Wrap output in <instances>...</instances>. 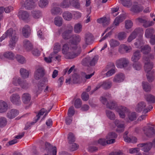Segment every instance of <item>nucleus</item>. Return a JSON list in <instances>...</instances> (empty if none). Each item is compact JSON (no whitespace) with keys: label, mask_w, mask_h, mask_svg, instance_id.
Wrapping results in <instances>:
<instances>
[{"label":"nucleus","mask_w":155,"mask_h":155,"mask_svg":"<svg viewBox=\"0 0 155 155\" xmlns=\"http://www.w3.org/2000/svg\"><path fill=\"white\" fill-rule=\"evenodd\" d=\"M81 41V37L78 35H74L72 36V38L70 41L69 45L70 50L71 51H76L77 52L73 54H70L68 58L70 59L74 58L80 54L81 50L80 47L78 46L77 44Z\"/></svg>","instance_id":"obj_1"},{"label":"nucleus","mask_w":155,"mask_h":155,"mask_svg":"<svg viewBox=\"0 0 155 155\" xmlns=\"http://www.w3.org/2000/svg\"><path fill=\"white\" fill-rule=\"evenodd\" d=\"M153 56L151 54L148 55H144L143 57V61L145 64L144 69L147 72V78L149 82H152L154 79L152 74L150 72L153 67V64L152 62H150V59H153Z\"/></svg>","instance_id":"obj_2"},{"label":"nucleus","mask_w":155,"mask_h":155,"mask_svg":"<svg viewBox=\"0 0 155 155\" xmlns=\"http://www.w3.org/2000/svg\"><path fill=\"white\" fill-rule=\"evenodd\" d=\"M45 70L44 67L41 65L37 66L34 74V79L37 81L43 78L45 74Z\"/></svg>","instance_id":"obj_3"},{"label":"nucleus","mask_w":155,"mask_h":155,"mask_svg":"<svg viewBox=\"0 0 155 155\" xmlns=\"http://www.w3.org/2000/svg\"><path fill=\"white\" fill-rule=\"evenodd\" d=\"M112 85V83L110 81H107L99 83L96 87L91 92V94H92L95 91H96L101 87L105 90L109 89Z\"/></svg>","instance_id":"obj_4"},{"label":"nucleus","mask_w":155,"mask_h":155,"mask_svg":"<svg viewBox=\"0 0 155 155\" xmlns=\"http://www.w3.org/2000/svg\"><path fill=\"white\" fill-rule=\"evenodd\" d=\"M142 130L144 134L147 137H151L155 134V128L148 125L144 127Z\"/></svg>","instance_id":"obj_5"},{"label":"nucleus","mask_w":155,"mask_h":155,"mask_svg":"<svg viewBox=\"0 0 155 155\" xmlns=\"http://www.w3.org/2000/svg\"><path fill=\"white\" fill-rule=\"evenodd\" d=\"M129 64V60L126 58H122L117 60L115 64L118 68H123L127 67Z\"/></svg>","instance_id":"obj_6"},{"label":"nucleus","mask_w":155,"mask_h":155,"mask_svg":"<svg viewBox=\"0 0 155 155\" xmlns=\"http://www.w3.org/2000/svg\"><path fill=\"white\" fill-rule=\"evenodd\" d=\"M10 100L13 104L19 105L21 104L20 97L19 95L17 93L12 94L10 97Z\"/></svg>","instance_id":"obj_7"},{"label":"nucleus","mask_w":155,"mask_h":155,"mask_svg":"<svg viewBox=\"0 0 155 155\" xmlns=\"http://www.w3.org/2000/svg\"><path fill=\"white\" fill-rule=\"evenodd\" d=\"M115 142V139L106 140L104 138H100L97 141H94L93 144H100L101 145H105L107 144H112Z\"/></svg>","instance_id":"obj_8"},{"label":"nucleus","mask_w":155,"mask_h":155,"mask_svg":"<svg viewBox=\"0 0 155 155\" xmlns=\"http://www.w3.org/2000/svg\"><path fill=\"white\" fill-rule=\"evenodd\" d=\"M125 79L124 74L122 73H119L115 75L113 81L114 83H119L123 81Z\"/></svg>","instance_id":"obj_9"},{"label":"nucleus","mask_w":155,"mask_h":155,"mask_svg":"<svg viewBox=\"0 0 155 155\" xmlns=\"http://www.w3.org/2000/svg\"><path fill=\"white\" fill-rule=\"evenodd\" d=\"M23 47L26 51H30L33 48V45L31 42L27 39H24L23 41Z\"/></svg>","instance_id":"obj_10"},{"label":"nucleus","mask_w":155,"mask_h":155,"mask_svg":"<svg viewBox=\"0 0 155 155\" xmlns=\"http://www.w3.org/2000/svg\"><path fill=\"white\" fill-rule=\"evenodd\" d=\"M70 42L68 43H66L63 45L62 50V52L63 54H67V58L69 59L68 58L69 55L70 54L71 55H73L77 52V51H75L73 53H71V52L68 53L69 50H70V45H69ZM69 59H70L69 58Z\"/></svg>","instance_id":"obj_11"},{"label":"nucleus","mask_w":155,"mask_h":155,"mask_svg":"<svg viewBox=\"0 0 155 155\" xmlns=\"http://www.w3.org/2000/svg\"><path fill=\"white\" fill-rule=\"evenodd\" d=\"M37 0H26L24 2V6L28 9L34 8L36 5L35 3Z\"/></svg>","instance_id":"obj_12"},{"label":"nucleus","mask_w":155,"mask_h":155,"mask_svg":"<svg viewBox=\"0 0 155 155\" xmlns=\"http://www.w3.org/2000/svg\"><path fill=\"white\" fill-rule=\"evenodd\" d=\"M117 110L120 117L122 118H124L125 117V113L128 112L129 111V109L127 107L122 106H119Z\"/></svg>","instance_id":"obj_13"},{"label":"nucleus","mask_w":155,"mask_h":155,"mask_svg":"<svg viewBox=\"0 0 155 155\" xmlns=\"http://www.w3.org/2000/svg\"><path fill=\"white\" fill-rule=\"evenodd\" d=\"M143 8L137 2H135L133 4L131 9V11L133 12L137 13L142 11Z\"/></svg>","instance_id":"obj_14"},{"label":"nucleus","mask_w":155,"mask_h":155,"mask_svg":"<svg viewBox=\"0 0 155 155\" xmlns=\"http://www.w3.org/2000/svg\"><path fill=\"white\" fill-rule=\"evenodd\" d=\"M115 125L117 127L116 131L118 133L123 132L124 130L125 127L124 124L121 123L120 121L117 120H116L114 121Z\"/></svg>","instance_id":"obj_15"},{"label":"nucleus","mask_w":155,"mask_h":155,"mask_svg":"<svg viewBox=\"0 0 155 155\" xmlns=\"http://www.w3.org/2000/svg\"><path fill=\"white\" fill-rule=\"evenodd\" d=\"M73 30V27L71 26L69 29H66L62 34V38L64 39H68L70 37V34Z\"/></svg>","instance_id":"obj_16"},{"label":"nucleus","mask_w":155,"mask_h":155,"mask_svg":"<svg viewBox=\"0 0 155 155\" xmlns=\"http://www.w3.org/2000/svg\"><path fill=\"white\" fill-rule=\"evenodd\" d=\"M19 113V111L16 109H11L8 112L7 116L9 119H13L17 116L18 114Z\"/></svg>","instance_id":"obj_17"},{"label":"nucleus","mask_w":155,"mask_h":155,"mask_svg":"<svg viewBox=\"0 0 155 155\" xmlns=\"http://www.w3.org/2000/svg\"><path fill=\"white\" fill-rule=\"evenodd\" d=\"M141 57L140 51L138 50H137L133 53L131 58V60L134 62H137Z\"/></svg>","instance_id":"obj_18"},{"label":"nucleus","mask_w":155,"mask_h":155,"mask_svg":"<svg viewBox=\"0 0 155 155\" xmlns=\"http://www.w3.org/2000/svg\"><path fill=\"white\" fill-rule=\"evenodd\" d=\"M146 106V103L143 101H141L138 103L135 107L136 111L138 112H140L142 111H143L144 110Z\"/></svg>","instance_id":"obj_19"},{"label":"nucleus","mask_w":155,"mask_h":155,"mask_svg":"<svg viewBox=\"0 0 155 155\" xmlns=\"http://www.w3.org/2000/svg\"><path fill=\"white\" fill-rule=\"evenodd\" d=\"M18 37L16 35H14L10 38L9 42V46L11 49H13L15 46L16 42L18 41Z\"/></svg>","instance_id":"obj_20"},{"label":"nucleus","mask_w":155,"mask_h":155,"mask_svg":"<svg viewBox=\"0 0 155 155\" xmlns=\"http://www.w3.org/2000/svg\"><path fill=\"white\" fill-rule=\"evenodd\" d=\"M84 40L87 44H91L93 42V38L91 34L90 33H86L85 35Z\"/></svg>","instance_id":"obj_21"},{"label":"nucleus","mask_w":155,"mask_h":155,"mask_svg":"<svg viewBox=\"0 0 155 155\" xmlns=\"http://www.w3.org/2000/svg\"><path fill=\"white\" fill-rule=\"evenodd\" d=\"M18 16L19 18L23 20H26L28 18L29 15L26 11L21 10L18 12Z\"/></svg>","instance_id":"obj_22"},{"label":"nucleus","mask_w":155,"mask_h":155,"mask_svg":"<svg viewBox=\"0 0 155 155\" xmlns=\"http://www.w3.org/2000/svg\"><path fill=\"white\" fill-rule=\"evenodd\" d=\"M8 108V105L5 101L0 100V113H3L5 112Z\"/></svg>","instance_id":"obj_23"},{"label":"nucleus","mask_w":155,"mask_h":155,"mask_svg":"<svg viewBox=\"0 0 155 155\" xmlns=\"http://www.w3.org/2000/svg\"><path fill=\"white\" fill-rule=\"evenodd\" d=\"M45 149L48 153L50 154L52 153L53 155H56L57 148L55 146H47Z\"/></svg>","instance_id":"obj_24"},{"label":"nucleus","mask_w":155,"mask_h":155,"mask_svg":"<svg viewBox=\"0 0 155 155\" xmlns=\"http://www.w3.org/2000/svg\"><path fill=\"white\" fill-rule=\"evenodd\" d=\"M23 102L25 104L29 103L31 99V96L28 93H25L23 94L22 96Z\"/></svg>","instance_id":"obj_25"},{"label":"nucleus","mask_w":155,"mask_h":155,"mask_svg":"<svg viewBox=\"0 0 155 155\" xmlns=\"http://www.w3.org/2000/svg\"><path fill=\"white\" fill-rule=\"evenodd\" d=\"M30 31V28L29 26L28 25H25L22 29L23 35L25 38H28L29 35Z\"/></svg>","instance_id":"obj_26"},{"label":"nucleus","mask_w":155,"mask_h":155,"mask_svg":"<svg viewBox=\"0 0 155 155\" xmlns=\"http://www.w3.org/2000/svg\"><path fill=\"white\" fill-rule=\"evenodd\" d=\"M5 58L9 60H13L15 59V55L11 51H8L4 53L3 54Z\"/></svg>","instance_id":"obj_27"},{"label":"nucleus","mask_w":155,"mask_h":155,"mask_svg":"<svg viewBox=\"0 0 155 155\" xmlns=\"http://www.w3.org/2000/svg\"><path fill=\"white\" fill-rule=\"evenodd\" d=\"M137 118V115L135 112H129L127 115V118L126 120L127 122L129 120L132 121L135 120Z\"/></svg>","instance_id":"obj_28"},{"label":"nucleus","mask_w":155,"mask_h":155,"mask_svg":"<svg viewBox=\"0 0 155 155\" xmlns=\"http://www.w3.org/2000/svg\"><path fill=\"white\" fill-rule=\"evenodd\" d=\"M31 13L32 16L35 19L39 18L42 16L41 12L39 10H33Z\"/></svg>","instance_id":"obj_29"},{"label":"nucleus","mask_w":155,"mask_h":155,"mask_svg":"<svg viewBox=\"0 0 155 155\" xmlns=\"http://www.w3.org/2000/svg\"><path fill=\"white\" fill-rule=\"evenodd\" d=\"M21 76L23 78H26L28 77L29 72L28 71L24 68H21L20 70Z\"/></svg>","instance_id":"obj_30"},{"label":"nucleus","mask_w":155,"mask_h":155,"mask_svg":"<svg viewBox=\"0 0 155 155\" xmlns=\"http://www.w3.org/2000/svg\"><path fill=\"white\" fill-rule=\"evenodd\" d=\"M131 49V48L130 46H128L125 45L123 44L120 45L119 49V51L120 53H122V50H124L126 52H129Z\"/></svg>","instance_id":"obj_31"},{"label":"nucleus","mask_w":155,"mask_h":155,"mask_svg":"<svg viewBox=\"0 0 155 155\" xmlns=\"http://www.w3.org/2000/svg\"><path fill=\"white\" fill-rule=\"evenodd\" d=\"M125 17L124 15H120V16L117 17L114 22V23L115 25L117 26L121 22L125 19Z\"/></svg>","instance_id":"obj_32"},{"label":"nucleus","mask_w":155,"mask_h":155,"mask_svg":"<svg viewBox=\"0 0 155 155\" xmlns=\"http://www.w3.org/2000/svg\"><path fill=\"white\" fill-rule=\"evenodd\" d=\"M154 30L153 29L150 28L147 29L145 31V36L147 38H150L152 37L154 33Z\"/></svg>","instance_id":"obj_33"},{"label":"nucleus","mask_w":155,"mask_h":155,"mask_svg":"<svg viewBox=\"0 0 155 155\" xmlns=\"http://www.w3.org/2000/svg\"><path fill=\"white\" fill-rule=\"evenodd\" d=\"M62 15L64 18L67 21L71 20L73 17L72 14L68 11H66L64 12Z\"/></svg>","instance_id":"obj_34"},{"label":"nucleus","mask_w":155,"mask_h":155,"mask_svg":"<svg viewBox=\"0 0 155 155\" xmlns=\"http://www.w3.org/2000/svg\"><path fill=\"white\" fill-rule=\"evenodd\" d=\"M151 50L150 46L148 45H145L141 48V51L143 54H147L149 53Z\"/></svg>","instance_id":"obj_35"},{"label":"nucleus","mask_w":155,"mask_h":155,"mask_svg":"<svg viewBox=\"0 0 155 155\" xmlns=\"http://www.w3.org/2000/svg\"><path fill=\"white\" fill-rule=\"evenodd\" d=\"M71 5L76 8H79L81 6L79 0H70Z\"/></svg>","instance_id":"obj_36"},{"label":"nucleus","mask_w":155,"mask_h":155,"mask_svg":"<svg viewBox=\"0 0 155 155\" xmlns=\"http://www.w3.org/2000/svg\"><path fill=\"white\" fill-rule=\"evenodd\" d=\"M138 33V29H135L128 37L127 39V41L130 42L133 40L135 39L136 38Z\"/></svg>","instance_id":"obj_37"},{"label":"nucleus","mask_w":155,"mask_h":155,"mask_svg":"<svg viewBox=\"0 0 155 155\" xmlns=\"http://www.w3.org/2000/svg\"><path fill=\"white\" fill-rule=\"evenodd\" d=\"M144 44V42L141 38L137 39L136 42L134 43V45L137 48H141Z\"/></svg>","instance_id":"obj_38"},{"label":"nucleus","mask_w":155,"mask_h":155,"mask_svg":"<svg viewBox=\"0 0 155 155\" xmlns=\"http://www.w3.org/2000/svg\"><path fill=\"white\" fill-rule=\"evenodd\" d=\"M106 114L107 117L110 120H114L115 119V115L112 111L106 110Z\"/></svg>","instance_id":"obj_39"},{"label":"nucleus","mask_w":155,"mask_h":155,"mask_svg":"<svg viewBox=\"0 0 155 155\" xmlns=\"http://www.w3.org/2000/svg\"><path fill=\"white\" fill-rule=\"evenodd\" d=\"M61 49V47L59 43H57L55 44L53 48V52L52 53L54 55L58 53Z\"/></svg>","instance_id":"obj_40"},{"label":"nucleus","mask_w":155,"mask_h":155,"mask_svg":"<svg viewBox=\"0 0 155 155\" xmlns=\"http://www.w3.org/2000/svg\"><path fill=\"white\" fill-rule=\"evenodd\" d=\"M109 42L110 47L113 48L118 46L120 44L118 41L114 39L110 40Z\"/></svg>","instance_id":"obj_41"},{"label":"nucleus","mask_w":155,"mask_h":155,"mask_svg":"<svg viewBox=\"0 0 155 155\" xmlns=\"http://www.w3.org/2000/svg\"><path fill=\"white\" fill-rule=\"evenodd\" d=\"M15 58L19 63L21 64H23L26 62L25 58L22 55L17 54L15 56Z\"/></svg>","instance_id":"obj_42"},{"label":"nucleus","mask_w":155,"mask_h":155,"mask_svg":"<svg viewBox=\"0 0 155 155\" xmlns=\"http://www.w3.org/2000/svg\"><path fill=\"white\" fill-rule=\"evenodd\" d=\"M68 140L70 144H72L75 141V138L74 134L72 133H69L68 135Z\"/></svg>","instance_id":"obj_43"},{"label":"nucleus","mask_w":155,"mask_h":155,"mask_svg":"<svg viewBox=\"0 0 155 155\" xmlns=\"http://www.w3.org/2000/svg\"><path fill=\"white\" fill-rule=\"evenodd\" d=\"M51 13L53 15H57L61 13V10L59 8L54 7L51 9Z\"/></svg>","instance_id":"obj_44"},{"label":"nucleus","mask_w":155,"mask_h":155,"mask_svg":"<svg viewBox=\"0 0 155 155\" xmlns=\"http://www.w3.org/2000/svg\"><path fill=\"white\" fill-rule=\"evenodd\" d=\"M62 18L59 16H57L54 18V23L57 26H60L62 24Z\"/></svg>","instance_id":"obj_45"},{"label":"nucleus","mask_w":155,"mask_h":155,"mask_svg":"<svg viewBox=\"0 0 155 155\" xmlns=\"http://www.w3.org/2000/svg\"><path fill=\"white\" fill-rule=\"evenodd\" d=\"M70 1L68 2V0H64V1L60 3V6L63 8H68L70 6Z\"/></svg>","instance_id":"obj_46"},{"label":"nucleus","mask_w":155,"mask_h":155,"mask_svg":"<svg viewBox=\"0 0 155 155\" xmlns=\"http://www.w3.org/2000/svg\"><path fill=\"white\" fill-rule=\"evenodd\" d=\"M142 86L143 89L145 91H150L151 90L150 86L147 82L143 81L142 83Z\"/></svg>","instance_id":"obj_47"},{"label":"nucleus","mask_w":155,"mask_h":155,"mask_svg":"<svg viewBox=\"0 0 155 155\" xmlns=\"http://www.w3.org/2000/svg\"><path fill=\"white\" fill-rule=\"evenodd\" d=\"M147 101L152 103H155V97L151 94H149L145 96Z\"/></svg>","instance_id":"obj_48"},{"label":"nucleus","mask_w":155,"mask_h":155,"mask_svg":"<svg viewBox=\"0 0 155 155\" xmlns=\"http://www.w3.org/2000/svg\"><path fill=\"white\" fill-rule=\"evenodd\" d=\"M48 0H40L38 5L39 7L44 8L48 5Z\"/></svg>","instance_id":"obj_49"},{"label":"nucleus","mask_w":155,"mask_h":155,"mask_svg":"<svg viewBox=\"0 0 155 155\" xmlns=\"http://www.w3.org/2000/svg\"><path fill=\"white\" fill-rule=\"evenodd\" d=\"M82 26L80 23L75 25L74 26V31L76 33H79L82 31Z\"/></svg>","instance_id":"obj_50"},{"label":"nucleus","mask_w":155,"mask_h":155,"mask_svg":"<svg viewBox=\"0 0 155 155\" xmlns=\"http://www.w3.org/2000/svg\"><path fill=\"white\" fill-rule=\"evenodd\" d=\"M127 36V34L124 32H120L117 35V38L120 41L124 39Z\"/></svg>","instance_id":"obj_51"},{"label":"nucleus","mask_w":155,"mask_h":155,"mask_svg":"<svg viewBox=\"0 0 155 155\" xmlns=\"http://www.w3.org/2000/svg\"><path fill=\"white\" fill-rule=\"evenodd\" d=\"M133 67L136 70H140L142 68V65L139 62H134L133 64Z\"/></svg>","instance_id":"obj_52"},{"label":"nucleus","mask_w":155,"mask_h":155,"mask_svg":"<svg viewBox=\"0 0 155 155\" xmlns=\"http://www.w3.org/2000/svg\"><path fill=\"white\" fill-rule=\"evenodd\" d=\"M21 82V79L19 77H15L13 79L12 83L15 86L20 85Z\"/></svg>","instance_id":"obj_53"},{"label":"nucleus","mask_w":155,"mask_h":155,"mask_svg":"<svg viewBox=\"0 0 155 155\" xmlns=\"http://www.w3.org/2000/svg\"><path fill=\"white\" fill-rule=\"evenodd\" d=\"M7 120L4 117H0V127H5L7 124Z\"/></svg>","instance_id":"obj_54"},{"label":"nucleus","mask_w":155,"mask_h":155,"mask_svg":"<svg viewBox=\"0 0 155 155\" xmlns=\"http://www.w3.org/2000/svg\"><path fill=\"white\" fill-rule=\"evenodd\" d=\"M117 137V135L115 132H111L108 134L106 136V139L107 140L114 139L113 138H115Z\"/></svg>","instance_id":"obj_55"},{"label":"nucleus","mask_w":155,"mask_h":155,"mask_svg":"<svg viewBox=\"0 0 155 155\" xmlns=\"http://www.w3.org/2000/svg\"><path fill=\"white\" fill-rule=\"evenodd\" d=\"M115 102L114 101H110L107 102L106 104V107L107 108L110 109H112L115 107Z\"/></svg>","instance_id":"obj_56"},{"label":"nucleus","mask_w":155,"mask_h":155,"mask_svg":"<svg viewBox=\"0 0 155 155\" xmlns=\"http://www.w3.org/2000/svg\"><path fill=\"white\" fill-rule=\"evenodd\" d=\"M82 104V102L81 99L78 98L76 99L74 102V106L75 108H78L81 107Z\"/></svg>","instance_id":"obj_57"},{"label":"nucleus","mask_w":155,"mask_h":155,"mask_svg":"<svg viewBox=\"0 0 155 155\" xmlns=\"http://www.w3.org/2000/svg\"><path fill=\"white\" fill-rule=\"evenodd\" d=\"M98 59V56L96 55L91 59H90V64L91 66H94L97 63Z\"/></svg>","instance_id":"obj_58"},{"label":"nucleus","mask_w":155,"mask_h":155,"mask_svg":"<svg viewBox=\"0 0 155 155\" xmlns=\"http://www.w3.org/2000/svg\"><path fill=\"white\" fill-rule=\"evenodd\" d=\"M5 33L8 36L12 37L14 35H15V31H14L13 29L12 28H10L7 30L5 32Z\"/></svg>","instance_id":"obj_59"},{"label":"nucleus","mask_w":155,"mask_h":155,"mask_svg":"<svg viewBox=\"0 0 155 155\" xmlns=\"http://www.w3.org/2000/svg\"><path fill=\"white\" fill-rule=\"evenodd\" d=\"M20 86L24 89H26L30 86V84L27 83L26 81H24L21 82L20 85Z\"/></svg>","instance_id":"obj_60"},{"label":"nucleus","mask_w":155,"mask_h":155,"mask_svg":"<svg viewBox=\"0 0 155 155\" xmlns=\"http://www.w3.org/2000/svg\"><path fill=\"white\" fill-rule=\"evenodd\" d=\"M154 22L152 21H147L146 20L145 22H144L143 24V26L145 28H147L153 25Z\"/></svg>","instance_id":"obj_61"},{"label":"nucleus","mask_w":155,"mask_h":155,"mask_svg":"<svg viewBox=\"0 0 155 155\" xmlns=\"http://www.w3.org/2000/svg\"><path fill=\"white\" fill-rule=\"evenodd\" d=\"M81 98L84 101H87L89 98L88 94L85 92H83L81 95Z\"/></svg>","instance_id":"obj_62"},{"label":"nucleus","mask_w":155,"mask_h":155,"mask_svg":"<svg viewBox=\"0 0 155 155\" xmlns=\"http://www.w3.org/2000/svg\"><path fill=\"white\" fill-rule=\"evenodd\" d=\"M121 3L123 5L129 7L131 5L130 0H121Z\"/></svg>","instance_id":"obj_63"},{"label":"nucleus","mask_w":155,"mask_h":155,"mask_svg":"<svg viewBox=\"0 0 155 155\" xmlns=\"http://www.w3.org/2000/svg\"><path fill=\"white\" fill-rule=\"evenodd\" d=\"M74 114V108L73 106L71 107L68 109V116L72 117Z\"/></svg>","instance_id":"obj_64"}]
</instances>
